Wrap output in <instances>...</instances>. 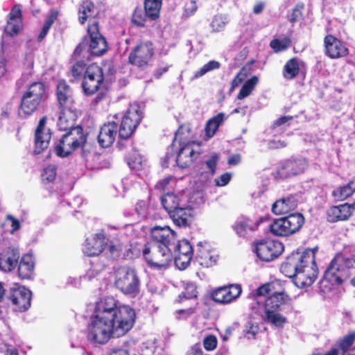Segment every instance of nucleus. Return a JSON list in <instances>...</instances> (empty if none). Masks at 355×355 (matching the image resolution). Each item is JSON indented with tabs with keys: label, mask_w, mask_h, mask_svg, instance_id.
Wrapping results in <instances>:
<instances>
[{
	"label": "nucleus",
	"mask_w": 355,
	"mask_h": 355,
	"mask_svg": "<svg viewBox=\"0 0 355 355\" xmlns=\"http://www.w3.org/2000/svg\"><path fill=\"white\" fill-rule=\"evenodd\" d=\"M184 297L191 299L197 296L196 287L193 283H188L185 287V291L182 293Z\"/></svg>",
	"instance_id": "57"
},
{
	"label": "nucleus",
	"mask_w": 355,
	"mask_h": 355,
	"mask_svg": "<svg viewBox=\"0 0 355 355\" xmlns=\"http://www.w3.org/2000/svg\"><path fill=\"white\" fill-rule=\"evenodd\" d=\"M105 246L108 247L110 253L113 255L122 250L123 248L122 243H113L112 241L108 243V239H106L105 235L98 233L86 239L83 251L87 256H97L103 252Z\"/></svg>",
	"instance_id": "8"
},
{
	"label": "nucleus",
	"mask_w": 355,
	"mask_h": 355,
	"mask_svg": "<svg viewBox=\"0 0 355 355\" xmlns=\"http://www.w3.org/2000/svg\"><path fill=\"white\" fill-rule=\"evenodd\" d=\"M262 221V218L253 221L248 218H241L234 225V229L239 236H245L248 232L254 231Z\"/></svg>",
	"instance_id": "31"
},
{
	"label": "nucleus",
	"mask_w": 355,
	"mask_h": 355,
	"mask_svg": "<svg viewBox=\"0 0 355 355\" xmlns=\"http://www.w3.org/2000/svg\"><path fill=\"white\" fill-rule=\"evenodd\" d=\"M46 118L43 117L39 121L35 130V154L41 153L47 148L51 139L50 130L45 128Z\"/></svg>",
	"instance_id": "19"
},
{
	"label": "nucleus",
	"mask_w": 355,
	"mask_h": 355,
	"mask_svg": "<svg viewBox=\"0 0 355 355\" xmlns=\"http://www.w3.org/2000/svg\"><path fill=\"white\" fill-rule=\"evenodd\" d=\"M86 64L83 61L77 62L72 67L71 72L74 77H79L82 76L86 70Z\"/></svg>",
	"instance_id": "56"
},
{
	"label": "nucleus",
	"mask_w": 355,
	"mask_h": 355,
	"mask_svg": "<svg viewBox=\"0 0 355 355\" xmlns=\"http://www.w3.org/2000/svg\"><path fill=\"white\" fill-rule=\"evenodd\" d=\"M253 250L261 260L270 261L282 253L284 245L275 240L261 241L255 243Z\"/></svg>",
	"instance_id": "11"
},
{
	"label": "nucleus",
	"mask_w": 355,
	"mask_h": 355,
	"mask_svg": "<svg viewBox=\"0 0 355 355\" xmlns=\"http://www.w3.org/2000/svg\"><path fill=\"white\" fill-rule=\"evenodd\" d=\"M355 191V181H351L347 184L340 187L333 191V196L338 200H343L352 195Z\"/></svg>",
	"instance_id": "42"
},
{
	"label": "nucleus",
	"mask_w": 355,
	"mask_h": 355,
	"mask_svg": "<svg viewBox=\"0 0 355 355\" xmlns=\"http://www.w3.org/2000/svg\"><path fill=\"white\" fill-rule=\"evenodd\" d=\"M19 252L17 249L8 248L0 254V270L4 272L12 270L17 265Z\"/></svg>",
	"instance_id": "24"
},
{
	"label": "nucleus",
	"mask_w": 355,
	"mask_h": 355,
	"mask_svg": "<svg viewBox=\"0 0 355 355\" xmlns=\"http://www.w3.org/2000/svg\"><path fill=\"white\" fill-rule=\"evenodd\" d=\"M44 86L42 83H33L24 92L21 102V110L26 114L33 113L44 96Z\"/></svg>",
	"instance_id": "9"
},
{
	"label": "nucleus",
	"mask_w": 355,
	"mask_h": 355,
	"mask_svg": "<svg viewBox=\"0 0 355 355\" xmlns=\"http://www.w3.org/2000/svg\"><path fill=\"white\" fill-rule=\"evenodd\" d=\"M142 254L151 268L159 270L165 269L173 258L172 248L153 243L145 245L142 248Z\"/></svg>",
	"instance_id": "6"
},
{
	"label": "nucleus",
	"mask_w": 355,
	"mask_h": 355,
	"mask_svg": "<svg viewBox=\"0 0 355 355\" xmlns=\"http://www.w3.org/2000/svg\"><path fill=\"white\" fill-rule=\"evenodd\" d=\"M279 285L277 282L266 284L258 288L257 291V294L259 296H265L266 295H272L275 291L276 286Z\"/></svg>",
	"instance_id": "50"
},
{
	"label": "nucleus",
	"mask_w": 355,
	"mask_h": 355,
	"mask_svg": "<svg viewBox=\"0 0 355 355\" xmlns=\"http://www.w3.org/2000/svg\"><path fill=\"white\" fill-rule=\"evenodd\" d=\"M186 202L182 203L181 206L168 214L175 225L180 227L188 226L189 218L191 216V209L189 206L187 205Z\"/></svg>",
	"instance_id": "27"
},
{
	"label": "nucleus",
	"mask_w": 355,
	"mask_h": 355,
	"mask_svg": "<svg viewBox=\"0 0 355 355\" xmlns=\"http://www.w3.org/2000/svg\"><path fill=\"white\" fill-rule=\"evenodd\" d=\"M117 135V125L115 122L105 123L100 130L98 141L103 148L110 146Z\"/></svg>",
	"instance_id": "25"
},
{
	"label": "nucleus",
	"mask_w": 355,
	"mask_h": 355,
	"mask_svg": "<svg viewBox=\"0 0 355 355\" xmlns=\"http://www.w3.org/2000/svg\"><path fill=\"white\" fill-rule=\"evenodd\" d=\"M225 119V114L220 112L211 118L207 122L205 128V132L207 138L210 139L215 135L219 126L223 123Z\"/></svg>",
	"instance_id": "38"
},
{
	"label": "nucleus",
	"mask_w": 355,
	"mask_h": 355,
	"mask_svg": "<svg viewBox=\"0 0 355 355\" xmlns=\"http://www.w3.org/2000/svg\"><path fill=\"white\" fill-rule=\"evenodd\" d=\"M7 72V60L3 53H0V78Z\"/></svg>",
	"instance_id": "62"
},
{
	"label": "nucleus",
	"mask_w": 355,
	"mask_h": 355,
	"mask_svg": "<svg viewBox=\"0 0 355 355\" xmlns=\"http://www.w3.org/2000/svg\"><path fill=\"white\" fill-rule=\"evenodd\" d=\"M195 312L194 308H189L187 309H180L175 312L176 318L178 320H186Z\"/></svg>",
	"instance_id": "58"
},
{
	"label": "nucleus",
	"mask_w": 355,
	"mask_h": 355,
	"mask_svg": "<svg viewBox=\"0 0 355 355\" xmlns=\"http://www.w3.org/2000/svg\"><path fill=\"white\" fill-rule=\"evenodd\" d=\"M248 76L247 69L242 68L232 81L231 90L237 87Z\"/></svg>",
	"instance_id": "54"
},
{
	"label": "nucleus",
	"mask_w": 355,
	"mask_h": 355,
	"mask_svg": "<svg viewBox=\"0 0 355 355\" xmlns=\"http://www.w3.org/2000/svg\"><path fill=\"white\" fill-rule=\"evenodd\" d=\"M153 244L172 248L177 241L176 233L168 226H155L150 230Z\"/></svg>",
	"instance_id": "13"
},
{
	"label": "nucleus",
	"mask_w": 355,
	"mask_h": 355,
	"mask_svg": "<svg viewBox=\"0 0 355 355\" xmlns=\"http://www.w3.org/2000/svg\"><path fill=\"white\" fill-rule=\"evenodd\" d=\"M220 67V64L216 60H211L204 64L200 69L197 70L192 77V79H197L199 78L204 75H205L207 73L210 72L213 70L218 69Z\"/></svg>",
	"instance_id": "45"
},
{
	"label": "nucleus",
	"mask_w": 355,
	"mask_h": 355,
	"mask_svg": "<svg viewBox=\"0 0 355 355\" xmlns=\"http://www.w3.org/2000/svg\"><path fill=\"white\" fill-rule=\"evenodd\" d=\"M142 119V113L137 104L131 105L123 117L119 129V136L122 139L128 138L135 131Z\"/></svg>",
	"instance_id": "10"
},
{
	"label": "nucleus",
	"mask_w": 355,
	"mask_h": 355,
	"mask_svg": "<svg viewBox=\"0 0 355 355\" xmlns=\"http://www.w3.org/2000/svg\"><path fill=\"white\" fill-rule=\"evenodd\" d=\"M306 166L307 162L304 159L288 160L279 168V174L284 178L297 175L304 172Z\"/></svg>",
	"instance_id": "22"
},
{
	"label": "nucleus",
	"mask_w": 355,
	"mask_h": 355,
	"mask_svg": "<svg viewBox=\"0 0 355 355\" xmlns=\"http://www.w3.org/2000/svg\"><path fill=\"white\" fill-rule=\"evenodd\" d=\"M229 19L226 15H215L210 24V26L214 32H220L224 30Z\"/></svg>",
	"instance_id": "46"
},
{
	"label": "nucleus",
	"mask_w": 355,
	"mask_h": 355,
	"mask_svg": "<svg viewBox=\"0 0 355 355\" xmlns=\"http://www.w3.org/2000/svg\"><path fill=\"white\" fill-rule=\"evenodd\" d=\"M153 55V48L150 42L137 45L129 55V62L139 67L148 65Z\"/></svg>",
	"instance_id": "15"
},
{
	"label": "nucleus",
	"mask_w": 355,
	"mask_h": 355,
	"mask_svg": "<svg viewBox=\"0 0 355 355\" xmlns=\"http://www.w3.org/2000/svg\"><path fill=\"white\" fill-rule=\"evenodd\" d=\"M269 227L271 233L275 236H286L289 235L284 217L275 220L269 225Z\"/></svg>",
	"instance_id": "41"
},
{
	"label": "nucleus",
	"mask_w": 355,
	"mask_h": 355,
	"mask_svg": "<svg viewBox=\"0 0 355 355\" xmlns=\"http://www.w3.org/2000/svg\"><path fill=\"white\" fill-rule=\"evenodd\" d=\"M278 310L265 309V320L277 327H282L286 322V318Z\"/></svg>",
	"instance_id": "40"
},
{
	"label": "nucleus",
	"mask_w": 355,
	"mask_h": 355,
	"mask_svg": "<svg viewBox=\"0 0 355 355\" xmlns=\"http://www.w3.org/2000/svg\"><path fill=\"white\" fill-rule=\"evenodd\" d=\"M171 180H172L171 178H164V179L159 181L155 185V189L160 190V191L165 190L167 187V185L169 184V183Z\"/></svg>",
	"instance_id": "64"
},
{
	"label": "nucleus",
	"mask_w": 355,
	"mask_h": 355,
	"mask_svg": "<svg viewBox=\"0 0 355 355\" xmlns=\"http://www.w3.org/2000/svg\"><path fill=\"white\" fill-rule=\"evenodd\" d=\"M317 250V248H315L307 249L302 253H292L282 264V272L293 278V282L299 288L311 286L318 274L315 260Z\"/></svg>",
	"instance_id": "2"
},
{
	"label": "nucleus",
	"mask_w": 355,
	"mask_h": 355,
	"mask_svg": "<svg viewBox=\"0 0 355 355\" xmlns=\"http://www.w3.org/2000/svg\"><path fill=\"white\" fill-rule=\"evenodd\" d=\"M289 302L288 296L283 291H275L265 300L264 307L266 310L282 309V306Z\"/></svg>",
	"instance_id": "30"
},
{
	"label": "nucleus",
	"mask_w": 355,
	"mask_h": 355,
	"mask_svg": "<svg viewBox=\"0 0 355 355\" xmlns=\"http://www.w3.org/2000/svg\"><path fill=\"white\" fill-rule=\"evenodd\" d=\"M196 259L200 265L209 268L216 263L218 254L214 250H211L208 243L199 242L196 246Z\"/></svg>",
	"instance_id": "18"
},
{
	"label": "nucleus",
	"mask_w": 355,
	"mask_h": 355,
	"mask_svg": "<svg viewBox=\"0 0 355 355\" xmlns=\"http://www.w3.org/2000/svg\"><path fill=\"white\" fill-rule=\"evenodd\" d=\"M22 28V20L21 10L19 6H15L12 8L5 28V35L12 36L17 35Z\"/></svg>",
	"instance_id": "26"
},
{
	"label": "nucleus",
	"mask_w": 355,
	"mask_h": 355,
	"mask_svg": "<svg viewBox=\"0 0 355 355\" xmlns=\"http://www.w3.org/2000/svg\"><path fill=\"white\" fill-rule=\"evenodd\" d=\"M104 269V265L100 263H91V268L87 270L86 274L83 277L88 280L96 277L100 272Z\"/></svg>",
	"instance_id": "52"
},
{
	"label": "nucleus",
	"mask_w": 355,
	"mask_h": 355,
	"mask_svg": "<svg viewBox=\"0 0 355 355\" xmlns=\"http://www.w3.org/2000/svg\"><path fill=\"white\" fill-rule=\"evenodd\" d=\"M182 196L181 195V197H179L174 193H168L162 197V205L165 210L170 214L173 210L178 208L186 202L182 199Z\"/></svg>",
	"instance_id": "35"
},
{
	"label": "nucleus",
	"mask_w": 355,
	"mask_h": 355,
	"mask_svg": "<svg viewBox=\"0 0 355 355\" xmlns=\"http://www.w3.org/2000/svg\"><path fill=\"white\" fill-rule=\"evenodd\" d=\"M288 234L297 232L304 222V216L299 213L291 214L284 217Z\"/></svg>",
	"instance_id": "36"
},
{
	"label": "nucleus",
	"mask_w": 355,
	"mask_h": 355,
	"mask_svg": "<svg viewBox=\"0 0 355 355\" xmlns=\"http://www.w3.org/2000/svg\"><path fill=\"white\" fill-rule=\"evenodd\" d=\"M86 140L83 128L76 126L62 136L55 147V150L59 157H67L78 148L83 146Z\"/></svg>",
	"instance_id": "7"
},
{
	"label": "nucleus",
	"mask_w": 355,
	"mask_h": 355,
	"mask_svg": "<svg viewBox=\"0 0 355 355\" xmlns=\"http://www.w3.org/2000/svg\"><path fill=\"white\" fill-rule=\"evenodd\" d=\"M297 207V200L291 196L277 200L272 207V211L277 214H284Z\"/></svg>",
	"instance_id": "32"
},
{
	"label": "nucleus",
	"mask_w": 355,
	"mask_h": 355,
	"mask_svg": "<svg viewBox=\"0 0 355 355\" xmlns=\"http://www.w3.org/2000/svg\"><path fill=\"white\" fill-rule=\"evenodd\" d=\"M127 162L130 168L137 171L144 168L146 165L145 158L136 151L128 158Z\"/></svg>",
	"instance_id": "44"
},
{
	"label": "nucleus",
	"mask_w": 355,
	"mask_h": 355,
	"mask_svg": "<svg viewBox=\"0 0 355 355\" xmlns=\"http://www.w3.org/2000/svg\"><path fill=\"white\" fill-rule=\"evenodd\" d=\"M162 8V0H145L144 10L149 20L157 19L160 13Z\"/></svg>",
	"instance_id": "39"
},
{
	"label": "nucleus",
	"mask_w": 355,
	"mask_h": 355,
	"mask_svg": "<svg viewBox=\"0 0 355 355\" xmlns=\"http://www.w3.org/2000/svg\"><path fill=\"white\" fill-rule=\"evenodd\" d=\"M302 63V62L296 58L288 60L284 67V77L287 80H291L295 78L299 73L300 64Z\"/></svg>",
	"instance_id": "37"
},
{
	"label": "nucleus",
	"mask_w": 355,
	"mask_h": 355,
	"mask_svg": "<svg viewBox=\"0 0 355 355\" xmlns=\"http://www.w3.org/2000/svg\"><path fill=\"white\" fill-rule=\"evenodd\" d=\"M352 268H355V254L345 252L336 254L325 270L323 279L320 282L321 286L330 290L331 287L326 284H341L349 277V269Z\"/></svg>",
	"instance_id": "3"
},
{
	"label": "nucleus",
	"mask_w": 355,
	"mask_h": 355,
	"mask_svg": "<svg viewBox=\"0 0 355 355\" xmlns=\"http://www.w3.org/2000/svg\"><path fill=\"white\" fill-rule=\"evenodd\" d=\"M232 179V174L230 173H225L219 178L215 179V183L218 187H224L227 185Z\"/></svg>",
	"instance_id": "59"
},
{
	"label": "nucleus",
	"mask_w": 355,
	"mask_h": 355,
	"mask_svg": "<svg viewBox=\"0 0 355 355\" xmlns=\"http://www.w3.org/2000/svg\"><path fill=\"white\" fill-rule=\"evenodd\" d=\"M291 40L288 37L283 39H274L270 42V46L275 53L285 51L291 46Z\"/></svg>",
	"instance_id": "47"
},
{
	"label": "nucleus",
	"mask_w": 355,
	"mask_h": 355,
	"mask_svg": "<svg viewBox=\"0 0 355 355\" xmlns=\"http://www.w3.org/2000/svg\"><path fill=\"white\" fill-rule=\"evenodd\" d=\"M353 210L354 207L347 203L333 206L327 211V219L330 222L347 220Z\"/></svg>",
	"instance_id": "28"
},
{
	"label": "nucleus",
	"mask_w": 355,
	"mask_h": 355,
	"mask_svg": "<svg viewBox=\"0 0 355 355\" xmlns=\"http://www.w3.org/2000/svg\"><path fill=\"white\" fill-rule=\"evenodd\" d=\"M114 284L123 294L135 297L139 293L140 280L137 270L130 266H118L114 268Z\"/></svg>",
	"instance_id": "5"
},
{
	"label": "nucleus",
	"mask_w": 355,
	"mask_h": 355,
	"mask_svg": "<svg viewBox=\"0 0 355 355\" xmlns=\"http://www.w3.org/2000/svg\"><path fill=\"white\" fill-rule=\"evenodd\" d=\"M103 81L102 69L96 64L89 65L85 71L82 84L83 91L87 95L94 94Z\"/></svg>",
	"instance_id": "12"
},
{
	"label": "nucleus",
	"mask_w": 355,
	"mask_h": 355,
	"mask_svg": "<svg viewBox=\"0 0 355 355\" xmlns=\"http://www.w3.org/2000/svg\"><path fill=\"white\" fill-rule=\"evenodd\" d=\"M149 19L147 13H144L141 8L135 9L132 15V22L138 26H144L146 21Z\"/></svg>",
	"instance_id": "49"
},
{
	"label": "nucleus",
	"mask_w": 355,
	"mask_h": 355,
	"mask_svg": "<svg viewBox=\"0 0 355 355\" xmlns=\"http://www.w3.org/2000/svg\"><path fill=\"white\" fill-rule=\"evenodd\" d=\"M56 94L60 107L74 106L72 91L65 81L58 83Z\"/></svg>",
	"instance_id": "29"
},
{
	"label": "nucleus",
	"mask_w": 355,
	"mask_h": 355,
	"mask_svg": "<svg viewBox=\"0 0 355 355\" xmlns=\"http://www.w3.org/2000/svg\"><path fill=\"white\" fill-rule=\"evenodd\" d=\"M31 291L24 286H17L12 289L10 299L15 305V310L26 311L31 306Z\"/></svg>",
	"instance_id": "17"
},
{
	"label": "nucleus",
	"mask_w": 355,
	"mask_h": 355,
	"mask_svg": "<svg viewBox=\"0 0 355 355\" xmlns=\"http://www.w3.org/2000/svg\"><path fill=\"white\" fill-rule=\"evenodd\" d=\"M78 116L77 110L74 106L60 107L57 125L61 130L68 131L73 128Z\"/></svg>",
	"instance_id": "21"
},
{
	"label": "nucleus",
	"mask_w": 355,
	"mask_h": 355,
	"mask_svg": "<svg viewBox=\"0 0 355 355\" xmlns=\"http://www.w3.org/2000/svg\"><path fill=\"white\" fill-rule=\"evenodd\" d=\"M324 45L326 54L331 58H339L348 54V49L345 45L333 35L325 37Z\"/></svg>",
	"instance_id": "20"
},
{
	"label": "nucleus",
	"mask_w": 355,
	"mask_h": 355,
	"mask_svg": "<svg viewBox=\"0 0 355 355\" xmlns=\"http://www.w3.org/2000/svg\"><path fill=\"white\" fill-rule=\"evenodd\" d=\"M58 15V12L56 10H52L46 19L44 26H47V28H50L55 20L57 19Z\"/></svg>",
	"instance_id": "60"
},
{
	"label": "nucleus",
	"mask_w": 355,
	"mask_h": 355,
	"mask_svg": "<svg viewBox=\"0 0 355 355\" xmlns=\"http://www.w3.org/2000/svg\"><path fill=\"white\" fill-rule=\"evenodd\" d=\"M43 180L53 182L56 176V168L53 165L46 166L42 174Z\"/></svg>",
	"instance_id": "53"
},
{
	"label": "nucleus",
	"mask_w": 355,
	"mask_h": 355,
	"mask_svg": "<svg viewBox=\"0 0 355 355\" xmlns=\"http://www.w3.org/2000/svg\"><path fill=\"white\" fill-rule=\"evenodd\" d=\"M217 338L213 335H209L203 340V346L207 351H212L217 347Z\"/></svg>",
	"instance_id": "55"
},
{
	"label": "nucleus",
	"mask_w": 355,
	"mask_h": 355,
	"mask_svg": "<svg viewBox=\"0 0 355 355\" xmlns=\"http://www.w3.org/2000/svg\"><path fill=\"white\" fill-rule=\"evenodd\" d=\"M194 142L187 141L180 143V148L176 157L177 165L180 168H186L194 160Z\"/></svg>",
	"instance_id": "23"
},
{
	"label": "nucleus",
	"mask_w": 355,
	"mask_h": 355,
	"mask_svg": "<svg viewBox=\"0 0 355 355\" xmlns=\"http://www.w3.org/2000/svg\"><path fill=\"white\" fill-rule=\"evenodd\" d=\"M219 155L216 153H213L205 160L202 167V171L200 173V180L202 182H205L214 175Z\"/></svg>",
	"instance_id": "34"
},
{
	"label": "nucleus",
	"mask_w": 355,
	"mask_h": 355,
	"mask_svg": "<svg viewBox=\"0 0 355 355\" xmlns=\"http://www.w3.org/2000/svg\"><path fill=\"white\" fill-rule=\"evenodd\" d=\"M241 292V286L239 284H230L214 291L212 298L218 303L230 304L238 298Z\"/></svg>",
	"instance_id": "16"
},
{
	"label": "nucleus",
	"mask_w": 355,
	"mask_h": 355,
	"mask_svg": "<svg viewBox=\"0 0 355 355\" xmlns=\"http://www.w3.org/2000/svg\"><path fill=\"white\" fill-rule=\"evenodd\" d=\"M155 351V347L153 344L146 345L144 344L141 349L140 355H153Z\"/></svg>",
	"instance_id": "63"
},
{
	"label": "nucleus",
	"mask_w": 355,
	"mask_h": 355,
	"mask_svg": "<svg viewBox=\"0 0 355 355\" xmlns=\"http://www.w3.org/2000/svg\"><path fill=\"white\" fill-rule=\"evenodd\" d=\"M94 5L90 1H84L79 8L78 19L81 24L89 19L87 32L90 37L89 50L92 55H101L107 51V46L105 38L100 35L98 22L91 19L94 11Z\"/></svg>",
	"instance_id": "4"
},
{
	"label": "nucleus",
	"mask_w": 355,
	"mask_h": 355,
	"mask_svg": "<svg viewBox=\"0 0 355 355\" xmlns=\"http://www.w3.org/2000/svg\"><path fill=\"white\" fill-rule=\"evenodd\" d=\"M34 259L32 255L26 254L24 255L18 266V274L21 279H29L33 274Z\"/></svg>",
	"instance_id": "33"
},
{
	"label": "nucleus",
	"mask_w": 355,
	"mask_h": 355,
	"mask_svg": "<svg viewBox=\"0 0 355 355\" xmlns=\"http://www.w3.org/2000/svg\"><path fill=\"white\" fill-rule=\"evenodd\" d=\"M259 78L256 76H252L245 82L240 92L237 95V98L242 100L251 94L256 85L258 84Z\"/></svg>",
	"instance_id": "43"
},
{
	"label": "nucleus",
	"mask_w": 355,
	"mask_h": 355,
	"mask_svg": "<svg viewBox=\"0 0 355 355\" xmlns=\"http://www.w3.org/2000/svg\"><path fill=\"white\" fill-rule=\"evenodd\" d=\"M135 318V311L130 306L119 304L112 297L102 298L96 302L87 326V338L104 344L111 338L121 337L132 328Z\"/></svg>",
	"instance_id": "1"
},
{
	"label": "nucleus",
	"mask_w": 355,
	"mask_h": 355,
	"mask_svg": "<svg viewBox=\"0 0 355 355\" xmlns=\"http://www.w3.org/2000/svg\"><path fill=\"white\" fill-rule=\"evenodd\" d=\"M135 211L139 216L144 217L146 216V204L144 201H139L135 206Z\"/></svg>",
	"instance_id": "61"
},
{
	"label": "nucleus",
	"mask_w": 355,
	"mask_h": 355,
	"mask_svg": "<svg viewBox=\"0 0 355 355\" xmlns=\"http://www.w3.org/2000/svg\"><path fill=\"white\" fill-rule=\"evenodd\" d=\"M173 250L175 252V264L180 270H184L189 265L193 250L190 243L186 240L178 241L173 247Z\"/></svg>",
	"instance_id": "14"
},
{
	"label": "nucleus",
	"mask_w": 355,
	"mask_h": 355,
	"mask_svg": "<svg viewBox=\"0 0 355 355\" xmlns=\"http://www.w3.org/2000/svg\"><path fill=\"white\" fill-rule=\"evenodd\" d=\"M259 329V327L257 323H253L251 321H249L245 326L243 333L248 339H252L255 338Z\"/></svg>",
	"instance_id": "51"
},
{
	"label": "nucleus",
	"mask_w": 355,
	"mask_h": 355,
	"mask_svg": "<svg viewBox=\"0 0 355 355\" xmlns=\"http://www.w3.org/2000/svg\"><path fill=\"white\" fill-rule=\"evenodd\" d=\"M355 340V332H352L344 336L339 342L338 346L343 352L349 350Z\"/></svg>",
	"instance_id": "48"
}]
</instances>
